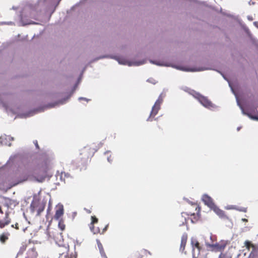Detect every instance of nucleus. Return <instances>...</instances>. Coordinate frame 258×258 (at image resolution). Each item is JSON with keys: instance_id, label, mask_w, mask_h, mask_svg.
<instances>
[{"instance_id": "30", "label": "nucleus", "mask_w": 258, "mask_h": 258, "mask_svg": "<svg viewBox=\"0 0 258 258\" xmlns=\"http://www.w3.org/2000/svg\"><path fill=\"white\" fill-rule=\"evenodd\" d=\"M51 205H49L47 210V215L48 214V213H49L50 211L51 210Z\"/></svg>"}, {"instance_id": "21", "label": "nucleus", "mask_w": 258, "mask_h": 258, "mask_svg": "<svg viewBox=\"0 0 258 258\" xmlns=\"http://www.w3.org/2000/svg\"><path fill=\"white\" fill-rule=\"evenodd\" d=\"M29 252H32V256L33 257H36L37 255V253L36 251V248L33 247V248H31L30 250H29Z\"/></svg>"}, {"instance_id": "20", "label": "nucleus", "mask_w": 258, "mask_h": 258, "mask_svg": "<svg viewBox=\"0 0 258 258\" xmlns=\"http://www.w3.org/2000/svg\"><path fill=\"white\" fill-rule=\"evenodd\" d=\"M59 228L61 230L63 231L66 228V225L64 223V221L62 219H60L59 220L58 224Z\"/></svg>"}, {"instance_id": "18", "label": "nucleus", "mask_w": 258, "mask_h": 258, "mask_svg": "<svg viewBox=\"0 0 258 258\" xmlns=\"http://www.w3.org/2000/svg\"><path fill=\"white\" fill-rule=\"evenodd\" d=\"M64 248L66 249V255H65V258H76V255H73L72 254H69V246L67 245V246H64Z\"/></svg>"}, {"instance_id": "31", "label": "nucleus", "mask_w": 258, "mask_h": 258, "mask_svg": "<svg viewBox=\"0 0 258 258\" xmlns=\"http://www.w3.org/2000/svg\"><path fill=\"white\" fill-rule=\"evenodd\" d=\"M254 25L258 28V22H253Z\"/></svg>"}, {"instance_id": "7", "label": "nucleus", "mask_w": 258, "mask_h": 258, "mask_svg": "<svg viewBox=\"0 0 258 258\" xmlns=\"http://www.w3.org/2000/svg\"><path fill=\"white\" fill-rule=\"evenodd\" d=\"M244 245L246 249L250 251L248 258H258V246L248 240L245 241Z\"/></svg>"}, {"instance_id": "33", "label": "nucleus", "mask_w": 258, "mask_h": 258, "mask_svg": "<svg viewBox=\"0 0 258 258\" xmlns=\"http://www.w3.org/2000/svg\"><path fill=\"white\" fill-rule=\"evenodd\" d=\"M242 220L244 221H247V220L246 219H243Z\"/></svg>"}, {"instance_id": "25", "label": "nucleus", "mask_w": 258, "mask_h": 258, "mask_svg": "<svg viewBox=\"0 0 258 258\" xmlns=\"http://www.w3.org/2000/svg\"><path fill=\"white\" fill-rule=\"evenodd\" d=\"M248 116L253 120H258V116L252 115L250 114H248Z\"/></svg>"}, {"instance_id": "26", "label": "nucleus", "mask_w": 258, "mask_h": 258, "mask_svg": "<svg viewBox=\"0 0 258 258\" xmlns=\"http://www.w3.org/2000/svg\"><path fill=\"white\" fill-rule=\"evenodd\" d=\"M6 139H7L6 136H1V137H0V142L2 144H6V143H4V140H6Z\"/></svg>"}, {"instance_id": "37", "label": "nucleus", "mask_w": 258, "mask_h": 258, "mask_svg": "<svg viewBox=\"0 0 258 258\" xmlns=\"http://www.w3.org/2000/svg\"><path fill=\"white\" fill-rule=\"evenodd\" d=\"M88 213H91V211H90V210H88Z\"/></svg>"}, {"instance_id": "11", "label": "nucleus", "mask_w": 258, "mask_h": 258, "mask_svg": "<svg viewBox=\"0 0 258 258\" xmlns=\"http://www.w3.org/2000/svg\"><path fill=\"white\" fill-rule=\"evenodd\" d=\"M202 201L204 204L209 207L212 208L215 205L213 199L208 195H204L202 197Z\"/></svg>"}, {"instance_id": "13", "label": "nucleus", "mask_w": 258, "mask_h": 258, "mask_svg": "<svg viewBox=\"0 0 258 258\" xmlns=\"http://www.w3.org/2000/svg\"><path fill=\"white\" fill-rule=\"evenodd\" d=\"M187 240V234H184L182 235L181 238V243L180 247V251L183 252L185 249V247Z\"/></svg>"}, {"instance_id": "14", "label": "nucleus", "mask_w": 258, "mask_h": 258, "mask_svg": "<svg viewBox=\"0 0 258 258\" xmlns=\"http://www.w3.org/2000/svg\"><path fill=\"white\" fill-rule=\"evenodd\" d=\"M148 254L150 255L151 254L150 251H148L145 249H142L139 251H138L135 253V256L136 258H143L145 256H147Z\"/></svg>"}, {"instance_id": "16", "label": "nucleus", "mask_w": 258, "mask_h": 258, "mask_svg": "<svg viewBox=\"0 0 258 258\" xmlns=\"http://www.w3.org/2000/svg\"><path fill=\"white\" fill-rule=\"evenodd\" d=\"M10 234L8 232H3L0 235V241L2 243H5L8 240Z\"/></svg>"}, {"instance_id": "6", "label": "nucleus", "mask_w": 258, "mask_h": 258, "mask_svg": "<svg viewBox=\"0 0 258 258\" xmlns=\"http://www.w3.org/2000/svg\"><path fill=\"white\" fill-rule=\"evenodd\" d=\"M163 98L161 95H160L158 99L155 102L154 105L152 107L151 112L150 113L149 117L147 119V121H152L153 120V118L158 113L159 110L160 109L161 104L163 102Z\"/></svg>"}, {"instance_id": "12", "label": "nucleus", "mask_w": 258, "mask_h": 258, "mask_svg": "<svg viewBox=\"0 0 258 258\" xmlns=\"http://www.w3.org/2000/svg\"><path fill=\"white\" fill-rule=\"evenodd\" d=\"M198 101L205 107L209 108L213 107V103L206 97L202 96Z\"/></svg>"}, {"instance_id": "1", "label": "nucleus", "mask_w": 258, "mask_h": 258, "mask_svg": "<svg viewBox=\"0 0 258 258\" xmlns=\"http://www.w3.org/2000/svg\"><path fill=\"white\" fill-rule=\"evenodd\" d=\"M29 177V173L28 170L25 168H19L14 173L12 180L13 186L17 185L27 181Z\"/></svg>"}, {"instance_id": "27", "label": "nucleus", "mask_w": 258, "mask_h": 258, "mask_svg": "<svg viewBox=\"0 0 258 258\" xmlns=\"http://www.w3.org/2000/svg\"><path fill=\"white\" fill-rule=\"evenodd\" d=\"M11 227H13V228H14L16 230H19V224L18 223H16L15 224L12 225Z\"/></svg>"}, {"instance_id": "28", "label": "nucleus", "mask_w": 258, "mask_h": 258, "mask_svg": "<svg viewBox=\"0 0 258 258\" xmlns=\"http://www.w3.org/2000/svg\"><path fill=\"white\" fill-rule=\"evenodd\" d=\"M5 213L3 211L2 206L0 205V215H4Z\"/></svg>"}, {"instance_id": "15", "label": "nucleus", "mask_w": 258, "mask_h": 258, "mask_svg": "<svg viewBox=\"0 0 258 258\" xmlns=\"http://www.w3.org/2000/svg\"><path fill=\"white\" fill-rule=\"evenodd\" d=\"M214 211L220 217L224 218L225 217L224 212L220 209L218 207H217L216 205L214 206V207L212 208Z\"/></svg>"}, {"instance_id": "24", "label": "nucleus", "mask_w": 258, "mask_h": 258, "mask_svg": "<svg viewBox=\"0 0 258 258\" xmlns=\"http://www.w3.org/2000/svg\"><path fill=\"white\" fill-rule=\"evenodd\" d=\"M219 258H231V257L227 255L226 253H221L220 254Z\"/></svg>"}, {"instance_id": "10", "label": "nucleus", "mask_w": 258, "mask_h": 258, "mask_svg": "<svg viewBox=\"0 0 258 258\" xmlns=\"http://www.w3.org/2000/svg\"><path fill=\"white\" fill-rule=\"evenodd\" d=\"M64 214L63 206L62 205H58L56 206L55 213L54 215L53 218L56 220H59L61 219V218L62 217Z\"/></svg>"}, {"instance_id": "22", "label": "nucleus", "mask_w": 258, "mask_h": 258, "mask_svg": "<svg viewBox=\"0 0 258 258\" xmlns=\"http://www.w3.org/2000/svg\"><path fill=\"white\" fill-rule=\"evenodd\" d=\"M83 242V239L81 238L80 239H76L75 242V247H76V246H80L81 243Z\"/></svg>"}, {"instance_id": "3", "label": "nucleus", "mask_w": 258, "mask_h": 258, "mask_svg": "<svg viewBox=\"0 0 258 258\" xmlns=\"http://www.w3.org/2000/svg\"><path fill=\"white\" fill-rule=\"evenodd\" d=\"M48 170L47 160H45L43 163L38 164V167L34 172L38 181H42L46 178Z\"/></svg>"}, {"instance_id": "2", "label": "nucleus", "mask_w": 258, "mask_h": 258, "mask_svg": "<svg viewBox=\"0 0 258 258\" xmlns=\"http://www.w3.org/2000/svg\"><path fill=\"white\" fill-rule=\"evenodd\" d=\"M98 148L93 144L84 147L80 151L79 159L82 164L86 163L94 155Z\"/></svg>"}, {"instance_id": "23", "label": "nucleus", "mask_w": 258, "mask_h": 258, "mask_svg": "<svg viewBox=\"0 0 258 258\" xmlns=\"http://www.w3.org/2000/svg\"><path fill=\"white\" fill-rule=\"evenodd\" d=\"M192 95L194 96V97L195 98H196L198 100L200 99V98H201V97H202L203 96L202 95H201L199 93H198V92H195L194 93L192 94Z\"/></svg>"}, {"instance_id": "4", "label": "nucleus", "mask_w": 258, "mask_h": 258, "mask_svg": "<svg viewBox=\"0 0 258 258\" xmlns=\"http://www.w3.org/2000/svg\"><path fill=\"white\" fill-rule=\"evenodd\" d=\"M98 219L95 216H91V222L90 223V228L91 231L95 234H104L107 230L109 224H106L102 229H100L98 227H95L94 224L97 223Z\"/></svg>"}, {"instance_id": "36", "label": "nucleus", "mask_w": 258, "mask_h": 258, "mask_svg": "<svg viewBox=\"0 0 258 258\" xmlns=\"http://www.w3.org/2000/svg\"><path fill=\"white\" fill-rule=\"evenodd\" d=\"M61 255H63L64 254V252H62L61 253H60Z\"/></svg>"}, {"instance_id": "9", "label": "nucleus", "mask_w": 258, "mask_h": 258, "mask_svg": "<svg viewBox=\"0 0 258 258\" xmlns=\"http://www.w3.org/2000/svg\"><path fill=\"white\" fill-rule=\"evenodd\" d=\"M11 222V219L8 211L5 212L4 215H0V228L3 229Z\"/></svg>"}, {"instance_id": "38", "label": "nucleus", "mask_w": 258, "mask_h": 258, "mask_svg": "<svg viewBox=\"0 0 258 258\" xmlns=\"http://www.w3.org/2000/svg\"><path fill=\"white\" fill-rule=\"evenodd\" d=\"M194 258H197V257H194Z\"/></svg>"}, {"instance_id": "17", "label": "nucleus", "mask_w": 258, "mask_h": 258, "mask_svg": "<svg viewBox=\"0 0 258 258\" xmlns=\"http://www.w3.org/2000/svg\"><path fill=\"white\" fill-rule=\"evenodd\" d=\"M191 243L193 249H194L195 248H197L199 251H200L201 249V247L200 245L199 242L196 239H192L191 241Z\"/></svg>"}, {"instance_id": "35", "label": "nucleus", "mask_w": 258, "mask_h": 258, "mask_svg": "<svg viewBox=\"0 0 258 258\" xmlns=\"http://www.w3.org/2000/svg\"><path fill=\"white\" fill-rule=\"evenodd\" d=\"M36 146L37 148H38V145L37 143H36Z\"/></svg>"}, {"instance_id": "32", "label": "nucleus", "mask_w": 258, "mask_h": 258, "mask_svg": "<svg viewBox=\"0 0 258 258\" xmlns=\"http://www.w3.org/2000/svg\"><path fill=\"white\" fill-rule=\"evenodd\" d=\"M26 248V246H23V250H25Z\"/></svg>"}, {"instance_id": "8", "label": "nucleus", "mask_w": 258, "mask_h": 258, "mask_svg": "<svg viewBox=\"0 0 258 258\" xmlns=\"http://www.w3.org/2000/svg\"><path fill=\"white\" fill-rule=\"evenodd\" d=\"M45 207V203L39 202H33L30 205V210L32 213L36 211L37 216L40 215L41 213L44 211Z\"/></svg>"}, {"instance_id": "5", "label": "nucleus", "mask_w": 258, "mask_h": 258, "mask_svg": "<svg viewBox=\"0 0 258 258\" xmlns=\"http://www.w3.org/2000/svg\"><path fill=\"white\" fill-rule=\"evenodd\" d=\"M227 244L228 243L227 241L221 240L218 242H216L215 243H208L207 245L208 248L211 251L214 252H221L225 249Z\"/></svg>"}, {"instance_id": "19", "label": "nucleus", "mask_w": 258, "mask_h": 258, "mask_svg": "<svg viewBox=\"0 0 258 258\" xmlns=\"http://www.w3.org/2000/svg\"><path fill=\"white\" fill-rule=\"evenodd\" d=\"M13 202V201L12 200L10 199H6L3 204V205L8 208L12 205Z\"/></svg>"}, {"instance_id": "34", "label": "nucleus", "mask_w": 258, "mask_h": 258, "mask_svg": "<svg viewBox=\"0 0 258 258\" xmlns=\"http://www.w3.org/2000/svg\"><path fill=\"white\" fill-rule=\"evenodd\" d=\"M26 229H27V228H24V229H23V231L25 232V231L26 230Z\"/></svg>"}, {"instance_id": "29", "label": "nucleus", "mask_w": 258, "mask_h": 258, "mask_svg": "<svg viewBox=\"0 0 258 258\" xmlns=\"http://www.w3.org/2000/svg\"><path fill=\"white\" fill-rule=\"evenodd\" d=\"M239 210L240 211L245 213L247 212V208H242L240 209H239Z\"/></svg>"}]
</instances>
